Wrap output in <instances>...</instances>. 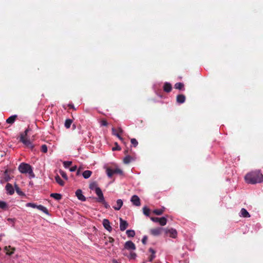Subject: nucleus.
Here are the masks:
<instances>
[{
    "instance_id": "17",
    "label": "nucleus",
    "mask_w": 263,
    "mask_h": 263,
    "mask_svg": "<svg viewBox=\"0 0 263 263\" xmlns=\"http://www.w3.org/2000/svg\"><path fill=\"white\" fill-rule=\"evenodd\" d=\"M123 205V201L121 199H118L116 202V205L114 206L115 210H119Z\"/></svg>"
},
{
    "instance_id": "28",
    "label": "nucleus",
    "mask_w": 263,
    "mask_h": 263,
    "mask_svg": "<svg viewBox=\"0 0 263 263\" xmlns=\"http://www.w3.org/2000/svg\"><path fill=\"white\" fill-rule=\"evenodd\" d=\"M3 179L5 181H8L11 179V177L8 175L7 171H6L4 173Z\"/></svg>"
},
{
    "instance_id": "9",
    "label": "nucleus",
    "mask_w": 263,
    "mask_h": 263,
    "mask_svg": "<svg viewBox=\"0 0 263 263\" xmlns=\"http://www.w3.org/2000/svg\"><path fill=\"white\" fill-rule=\"evenodd\" d=\"M120 229L121 231H124L128 227V224L125 220H123L121 218H120Z\"/></svg>"
},
{
    "instance_id": "38",
    "label": "nucleus",
    "mask_w": 263,
    "mask_h": 263,
    "mask_svg": "<svg viewBox=\"0 0 263 263\" xmlns=\"http://www.w3.org/2000/svg\"><path fill=\"white\" fill-rule=\"evenodd\" d=\"M131 143L135 147L137 146L138 144V142L137 141V140L134 138L131 139Z\"/></svg>"
},
{
    "instance_id": "39",
    "label": "nucleus",
    "mask_w": 263,
    "mask_h": 263,
    "mask_svg": "<svg viewBox=\"0 0 263 263\" xmlns=\"http://www.w3.org/2000/svg\"><path fill=\"white\" fill-rule=\"evenodd\" d=\"M7 221L10 223H11L13 225L15 223V218H8L7 219Z\"/></svg>"
},
{
    "instance_id": "47",
    "label": "nucleus",
    "mask_w": 263,
    "mask_h": 263,
    "mask_svg": "<svg viewBox=\"0 0 263 263\" xmlns=\"http://www.w3.org/2000/svg\"><path fill=\"white\" fill-rule=\"evenodd\" d=\"M147 237L146 236H144L143 237L142 241L143 244H146V241H147Z\"/></svg>"
},
{
    "instance_id": "44",
    "label": "nucleus",
    "mask_w": 263,
    "mask_h": 263,
    "mask_svg": "<svg viewBox=\"0 0 263 263\" xmlns=\"http://www.w3.org/2000/svg\"><path fill=\"white\" fill-rule=\"evenodd\" d=\"M101 202L102 203V204L104 205V207L106 209L109 208V207H110L109 205L106 202V201L105 200H104V201H102Z\"/></svg>"
},
{
    "instance_id": "35",
    "label": "nucleus",
    "mask_w": 263,
    "mask_h": 263,
    "mask_svg": "<svg viewBox=\"0 0 263 263\" xmlns=\"http://www.w3.org/2000/svg\"><path fill=\"white\" fill-rule=\"evenodd\" d=\"M7 208V205L6 202L0 201V208L2 209H6Z\"/></svg>"
},
{
    "instance_id": "4",
    "label": "nucleus",
    "mask_w": 263,
    "mask_h": 263,
    "mask_svg": "<svg viewBox=\"0 0 263 263\" xmlns=\"http://www.w3.org/2000/svg\"><path fill=\"white\" fill-rule=\"evenodd\" d=\"M26 205L27 207H30V208H34V209H35V208L43 212L46 215H49V212H48L47 209L46 207H45L42 205H38L34 203L29 202V203H27Z\"/></svg>"
},
{
    "instance_id": "1",
    "label": "nucleus",
    "mask_w": 263,
    "mask_h": 263,
    "mask_svg": "<svg viewBox=\"0 0 263 263\" xmlns=\"http://www.w3.org/2000/svg\"><path fill=\"white\" fill-rule=\"evenodd\" d=\"M247 183L255 184L263 182V175L259 171H255L247 174L245 177Z\"/></svg>"
},
{
    "instance_id": "51",
    "label": "nucleus",
    "mask_w": 263,
    "mask_h": 263,
    "mask_svg": "<svg viewBox=\"0 0 263 263\" xmlns=\"http://www.w3.org/2000/svg\"><path fill=\"white\" fill-rule=\"evenodd\" d=\"M155 257V255L152 254V255L151 256V257L149 259V261H152Z\"/></svg>"
},
{
    "instance_id": "30",
    "label": "nucleus",
    "mask_w": 263,
    "mask_h": 263,
    "mask_svg": "<svg viewBox=\"0 0 263 263\" xmlns=\"http://www.w3.org/2000/svg\"><path fill=\"white\" fill-rule=\"evenodd\" d=\"M164 208H163L162 209L155 210L153 211V213H155L156 215H160L164 212Z\"/></svg>"
},
{
    "instance_id": "33",
    "label": "nucleus",
    "mask_w": 263,
    "mask_h": 263,
    "mask_svg": "<svg viewBox=\"0 0 263 263\" xmlns=\"http://www.w3.org/2000/svg\"><path fill=\"white\" fill-rule=\"evenodd\" d=\"M183 87V84L182 83H177L175 85V88L178 89H181Z\"/></svg>"
},
{
    "instance_id": "13",
    "label": "nucleus",
    "mask_w": 263,
    "mask_h": 263,
    "mask_svg": "<svg viewBox=\"0 0 263 263\" xmlns=\"http://www.w3.org/2000/svg\"><path fill=\"white\" fill-rule=\"evenodd\" d=\"M96 193L98 197V198L97 199V201L100 202H101L102 201H104V200L105 199H104V196H103V193H102L101 190L100 189H97V191L96 192Z\"/></svg>"
},
{
    "instance_id": "5",
    "label": "nucleus",
    "mask_w": 263,
    "mask_h": 263,
    "mask_svg": "<svg viewBox=\"0 0 263 263\" xmlns=\"http://www.w3.org/2000/svg\"><path fill=\"white\" fill-rule=\"evenodd\" d=\"M151 219L154 222H158L162 226L166 225L167 223V219L165 217H162L161 218L151 217Z\"/></svg>"
},
{
    "instance_id": "29",
    "label": "nucleus",
    "mask_w": 263,
    "mask_h": 263,
    "mask_svg": "<svg viewBox=\"0 0 263 263\" xmlns=\"http://www.w3.org/2000/svg\"><path fill=\"white\" fill-rule=\"evenodd\" d=\"M50 196L56 200H60L62 198L61 195L58 193H52Z\"/></svg>"
},
{
    "instance_id": "50",
    "label": "nucleus",
    "mask_w": 263,
    "mask_h": 263,
    "mask_svg": "<svg viewBox=\"0 0 263 263\" xmlns=\"http://www.w3.org/2000/svg\"><path fill=\"white\" fill-rule=\"evenodd\" d=\"M118 131L119 133H120V134H122L123 132V130H122V129L121 127H119L118 128Z\"/></svg>"
},
{
    "instance_id": "46",
    "label": "nucleus",
    "mask_w": 263,
    "mask_h": 263,
    "mask_svg": "<svg viewBox=\"0 0 263 263\" xmlns=\"http://www.w3.org/2000/svg\"><path fill=\"white\" fill-rule=\"evenodd\" d=\"M77 168V166L76 165H74L69 168V171L71 172H74Z\"/></svg>"
},
{
    "instance_id": "11",
    "label": "nucleus",
    "mask_w": 263,
    "mask_h": 263,
    "mask_svg": "<svg viewBox=\"0 0 263 263\" xmlns=\"http://www.w3.org/2000/svg\"><path fill=\"white\" fill-rule=\"evenodd\" d=\"M124 248L127 250H135L136 247L135 244L131 241H127L125 242Z\"/></svg>"
},
{
    "instance_id": "14",
    "label": "nucleus",
    "mask_w": 263,
    "mask_h": 263,
    "mask_svg": "<svg viewBox=\"0 0 263 263\" xmlns=\"http://www.w3.org/2000/svg\"><path fill=\"white\" fill-rule=\"evenodd\" d=\"M96 193L98 197V198L97 199V201L100 202H101L102 201H104V200L105 199H104V196H103V193H102L101 190L100 189H97V191L96 192Z\"/></svg>"
},
{
    "instance_id": "7",
    "label": "nucleus",
    "mask_w": 263,
    "mask_h": 263,
    "mask_svg": "<svg viewBox=\"0 0 263 263\" xmlns=\"http://www.w3.org/2000/svg\"><path fill=\"white\" fill-rule=\"evenodd\" d=\"M4 250L7 255H11L14 253L15 248L11 247L10 246H6L4 248Z\"/></svg>"
},
{
    "instance_id": "3",
    "label": "nucleus",
    "mask_w": 263,
    "mask_h": 263,
    "mask_svg": "<svg viewBox=\"0 0 263 263\" xmlns=\"http://www.w3.org/2000/svg\"><path fill=\"white\" fill-rule=\"evenodd\" d=\"M29 129H27L24 133L22 134L20 136V140L27 147H32V144L30 140L28 139L27 136V133L29 132Z\"/></svg>"
},
{
    "instance_id": "8",
    "label": "nucleus",
    "mask_w": 263,
    "mask_h": 263,
    "mask_svg": "<svg viewBox=\"0 0 263 263\" xmlns=\"http://www.w3.org/2000/svg\"><path fill=\"white\" fill-rule=\"evenodd\" d=\"M76 196L79 200L84 201L86 200L85 197L83 195L81 190H77L76 192Z\"/></svg>"
},
{
    "instance_id": "48",
    "label": "nucleus",
    "mask_w": 263,
    "mask_h": 263,
    "mask_svg": "<svg viewBox=\"0 0 263 263\" xmlns=\"http://www.w3.org/2000/svg\"><path fill=\"white\" fill-rule=\"evenodd\" d=\"M14 187H15V190H16V192L18 193H20V188H19V187L18 186V185L16 183L14 184Z\"/></svg>"
},
{
    "instance_id": "31",
    "label": "nucleus",
    "mask_w": 263,
    "mask_h": 263,
    "mask_svg": "<svg viewBox=\"0 0 263 263\" xmlns=\"http://www.w3.org/2000/svg\"><path fill=\"white\" fill-rule=\"evenodd\" d=\"M72 123V120L70 119H67L65 122V126L67 128H69Z\"/></svg>"
},
{
    "instance_id": "36",
    "label": "nucleus",
    "mask_w": 263,
    "mask_h": 263,
    "mask_svg": "<svg viewBox=\"0 0 263 263\" xmlns=\"http://www.w3.org/2000/svg\"><path fill=\"white\" fill-rule=\"evenodd\" d=\"M71 164H72V162L69 161H64L63 162V165H64V167L66 168H68L71 165Z\"/></svg>"
},
{
    "instance_id": "55",
    "label": "nucleus",
    "mask_w": 263,
    "mask_h": 263,
    "mask_svg": "<svg viewBox=\"0 0 263 263\" xmlns=\"http://www.w3.org/2000/svg\"><path fill=\"white\" fill-rule=\"evenodd\" d=\"M3 236V235H0V236Z\"/></svg>"
},
{
    "instance_id": "54",
    "label": "nucleus",
    "mask_w": 263,
    "mask_h": 263,
    "mask_svg": "<svg viewBox=\"0 0 263 263\" xmlns=\"http://www.w3.org/2000/svg\"><path fill=\"white\" fill-rule=\"evenodd\" d=\"M71 107L74 108V107L73 105H71Z\"/></svg>"
},
{
    "instance_id": "41",
    "label": "nucleus",
    "mask_w": 263,
    "mask_h": 263,
    "mask_svg": "<svg viewBox=\"0 0 263 263\" xmlns=\"http://www.w3.org/2000/svg\"><path fill=\"white\" fill-rule=\"evenodd\" d=\"M114 174H115V173L119 174H123L122 171L121 170H120V168H116L115 170H114Z\"/></svg>"
},
{
    "instance_id": "2",
    "label": "nucleus",
    "mask_w": 263,
    "mask_h": 263,
    "mask_svg": "<svg viewBox=\"0 0 263 263\" xmlns=\"http://www.w3.org/2000/svg\"><path fill=\"white\" fill-rule=\"evenodd\" d=\"M19 171L23 174H28L31 178L34 177L31 166L25 163H22L18 166Z\"/></svg>"
},
{
    "instance_id": "40",
    "label": "nucleus",
    "mask_w": 263,
    "mask_h": 263,
    "mask_svg": "<svg viewBox=\"0 0 263 263\" xmlns=\"http://www.w3.org/2000/svg\"><path fill=\"white\" fill-rule=\"evenodd\" d=\"M42 151L44 153H46L47 152L48 148L46 145H43L41 147Z\"/></svg>"
},
{
    "instance_id": "37",
    "label": "nucleus",
    "mask_w": 263,
    "mask_h": 263,
    "mask_svg": "<svg viewBox=\"0 0 263 263\" xmlns=\"http://www.w3.org/2000/svg\"><path fill=\"white\" fill-rule=\"evenodd\" d=\"M60 173L61 175L62 176V177L64 178L65 180L68 179L67 176L66 174L64 171L60 170Z\"/></svg>"
},
{
    "instance_id": "49",
    "label": "nucleus",
    "mask_w": 263,
    "mask_h": 263,
    "mask_svg": "<svg viewBox=\"0 0 263 263\" xmlns=\"http://www.w3.org/2000/svg\"><path fill=\"white\" fill-rule=\"evenodd\" d=\"M149 251L150 252H151V253H152V254L153 255H155V251L153 249L150 248V249H149Z\"/></svg>"
},
{
    "instance_id": "23",
    "label": "nucleus",
    "mask_w": 263,
    "mask_h": 263,
    "mask_svg": "<svg viewBox=\"0 0 263 263\" xmlns=\"http://www.w3.org/2000/svg\"><path fill=\"white\" fill-rule=\"evenodd\" d=\"M91 174H92V172L90 171L87 170V171H85L83 173L82 175H83V177L85 179H87L90 177Z\"/></svg>"
},
{
    "instance_id": "45",
    "label": "nucleus",
    "mask_w": 263,
    "mask_h": 263,
    "mask_svg": "<svg viewBox=\"0 0 263 263\" xmlns=\"http://www.w3.org/2000/svg\"><path fill=\"white\" fill-rule=\"evenodd\" d=\"M101 126H107L108 125L107 122L106 120H102L100 122Z\"/></svg>"
},
{
    "instance_id": "26",
    "label": "nucleus",
    "mask_w": 263,
    "mask_h": 263,
    "mask_svg": "<svg viewBox=\"0 0 263 263\" xmlns=\"http://www.w3.org/2000/svg\"><path fill=\"white\" fill-rule=\"evenodd\" d=\"M126 233L129 237H133L135 235V232L134 230H127Z\"/></svg>"
},
{
    "instance_id": "10",
    "label": "nucleus",
    "mask_w": 263,
    "mask_h": 263,
    "mask_svg": "<svg viewBox=\"0 0 263 263\" xmlns=\"http://www.w3.org/2000/svg\"><path fill=\"white\" fill-rule=\"evenodd\" d=\"M165 232L166 234L169 233L170 236L172 238H176L177 235V231L174 229H165Z\"/></svg>"
},
{
    "instance_id": "27",
    "label": "nucleus",
    "mask_w": 263,
    "mask_h": 263,
    "mask_svg": "<svg viewBox=\"0 0 263 263\" xmlns=\"http://www.w3.org/2000/svg\"><path fill=\"white\" fill-rule=\"evenodd\" d=\"M112 134L116 136H117L120 140H121L122 142H124L123 139L119 135L118 133L116 132V129L114 128H112Z\"/></svg>"
},
{
    "instance_id": "12",
    "label": "nucleus",
    "mask_w": 263,
    "mask_h": 263,
    "mask_svg": "<svg viewBox=\"0 0 263 263\" xmlns=\"http://www.w3.org/2000/svg\"><path fill=\"white\" fill-rule=\"evenodd\" d=\"M131 202L136 206L140 205V200L139 197L137 195H134L130 199Z\"/></svg>"
},
{
    "instance_id": "32",
    "label": "nucleus",
    "mask_w": 263,
    "mask_h": 263,
    "mask_svg": "<svg viewBox=\"0 0 263 263\" xmlns=\"http://www.w3.org/2000/svg\"><path fill=\"white\" fill-rule=\"evenodd\" d=\"M107 175L109 177H111L114 174V171L110 168H107L106 170Z\"/></svg>"
},
{
    "instance_id": "16",
    "label": "nucleus",
    "mask_w": 263,
    "mask_h": 263,
    "mask_svg": "<svg viewBox=\"0 0 263 263\" xmlns=\"http://www.w3.org/2000/svg\"><path fill=\"white\" fill-rule=\"evenodd\" d=\"M6 190L9 195H12L14 193V189L10 183H7L6 185Z\"/></svg>"
},
{
    "instance_id": "6",
    "label": "nucleus",
    "mask_w": 263,
    "mask_h": 263,
    "mask_svg": "<svg viewBox=\"0 0 263 263\" xmlns=\"http://www.w3.org/2000/svg\"><path fill=\"white\" fill-rule=\"evenodd\" d=\"M102 224L104 228L109 232L112 231V227L110 226V223L107 219H104L102 221Z\"/></svg>"
},
{
    "instance_id": "18",
    "label": "nucleus",
    "mask_w": 263,
    "mask_h": 263,
    "mask_svg": "<svg viewBox=\"0 0 263 263\" xmlns=\"http://www.w3.org/2000/svg\"><path fill=\"white\" fill-rule=\"evenodd\" d=\"M240 216L243 217H249L250 216L248 212L245 209H242L240 211Z\"/></svg>"
},
{
    "instance_id": "19",
    "label": "nucleus",
    "mask_w": 263,
    "mask_h": 263,
    "mask_svg": "<svg viewBox=\"0 0 263 263\" xmlns=\"http://www.w3.org/2000/svg\"><path fill=\"white\" fill-rule=\"evenodd\" d=\"M185 100V97L183 95H180L177 97V101L179 103H183V102H184Z\"/></svg>"
},
{
    "instance_id": "56",
    "label": "nucleus",
    "mask_w": 263,
    "mask_h": 263,
    "mask_svg": "<svg viewBox=\"0 0 263 263\" xmlns=\"http://www.w3.org/2000/svg\"><path fill=\"white\" fill-rule=\"evenodd\" d=\"M1 250V248H0V251Z\"/></svg>"
},
{
    "instance_id": "25",
    "label": "nucleus",
    "mask_w": 263,
    "mask_h": 263,
    "mask_svg": "<svg viewBox=\"0 0 263 263\" xmlns=\"http://www.w3.org/2000/svg\"><path fill=\"white\" fill-rule=\"evenodd\" d=\"M133 160H134V159L132 157H130L129 156H126V157H125L124 158L123 162L125 164H128V163H130Z\"/></svg>"
},
{
    "instance_id": "43",
    "label": "nucleus",
    "mask_w": 263,
    "mask_h": 263,
    "mask_svg": "<svg viewBox=\"0 0 263 263\" xmlns=\"http://www.w3.org/2000/svg\"><path fill=\"white\" fill-rule=\"evenodd\" d=\"M136 254L135 253H131L129 258L131 259H135L136 258Z\"/></svg>"
},
{
    "instance_id": "42",
    "label": "nucleus",
    "mask_w": 263,
    "mask_h": 263,
    "mask_svg": "<svg viewBox=\"0 0 263 263\" xmlns=\"http://www.w3.org/2000/svg\"><path fill=\"white\" fill-rule=\"evenodd\" d=\"M115 144H116V147H112V150L113 151H115L116 150H120L121 149V147L119 146V145H118L117 143H116Z\"/></svg>"
},
{
    "instance_id": "20",
    "label": "nucleus",
    "mask_w": 263,
    "mask_h": 263,
    "mask_svg": "<svg viewBox=\"0 0 263 263\" xmlns=\"http://www.w3.org/2000/svg\"><path fill=\"white\" fill-rule=\"evenodd\" d=\"M16 118V115L11 116L6 120V122L8 124H12L14 122Z\"/></svg>"
},
{
    "instance_id": "21",
    "label": "nucleus",
    "mask_w": 263,
    "mask_h": 263,
    "mask_svg": "<svg viewBox=\"0 0 263 263\" xmlns=\"http://www.w3.org/2000/svg\"><path fill=\"white\" fill-rule=\"evenodd\" d=\"M164 91L170 92L172 90V85L170 83H165L163 86Z\"/></svg>"
},
{
    "instance_id": "15",
    "label": "nucleus",
    "mask_w": 263,
    "mask_h": 263,
    "mask_svg": "<svg viewBox=\"0 0 263 263\" xmlns=\"http://www.w3.org/2000/svg\"><path fill=\"white\" fill-rule=\"evenodd\" d=\"M162 228H158L156 229H152L150 231L151 234L153 236H157L161 234V231L162 230Z\"/></svg>"
},
{
    "instance_id": "22",
    "label": "nucleus",
    "mask_w": 263,
    "mask_h": 263,
    "mask_svg": "<svg viewBox=\"0 0 263 263\" xmlns=\"http://www.w3.org/2000/svg\"><path fill=\"white\" fill-rule=\"evenodd\" d=\"M89 188L91 190H94L95 192H97V189H100L99 187H98L96 182H92L89 184Z\"/></svg>"
},
{
    "instance_id": "34",
    "label": "nucleus",
    "mask_w": 263,
    "mask_h": 263,
    "mask_svg": "<svg viewBox=\"0 0 263 263\" xmlns=\"http://www.w3.org/2000/svg\"><path fill=\"white\" fill-rule=\"evenodd\" d=\"M143 212L144 214L146 216H149V209L148 208H147L146 206H144L143 208Z\"/></svg>"
},
{
    "instance_id": "52",
    "label": "nucleus",
    "mask_w": 263,
    "mask_h": 263,
    "mask_svg": "<svg viewBox=\"0 0 263 263\" xmlns=\"http://www.w3.org/2000/svg\"><path fill=\"white\" fill-rule=\"evenodd\" d=\"M113 263H119L117 260H114L113 261Z\"/></svg>"
},
{
    "instance_id": "24",
    "label": "nucleus",
    "mask_w": 263,
    "mask_h": 263,
    "mask_svg": "<svg viewBox=\"0 0 263 263\" xmlns=\"http://www.w3.org/2000/svg\"><path fill=\"white\" fill-rule=\"evenodd\" d=\"M55 181L56 182L59 184L61 186H63L65 184V182L64 181H63L61 178H60V177L58 175L56 176L55 177Z\"/></svg>"
},
{
    "instance_id": "53",
    "label": "nucleus",
    "mask_w": 263,
    "mask_h": 263,
    "mask_svg": "<svg viewBox=\"0 0 263 263\" xmlns=\"http://www.w3.org/2000/svg\"><path fill=\"white\" fill-rule=\"evenodd\" d=\"M79 171H78L77 175H79Z\"/></svg>"
}]
</instances>
